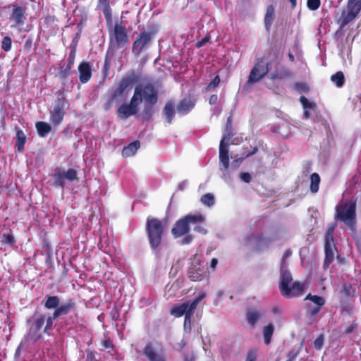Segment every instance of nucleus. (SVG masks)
<instances>
[{"mask_svg":"<svg viewBox=\"0 0 361 361\" xmlns=\"http://www.w3.org/2000/svg\"><path fill=\"white\" fill-rule=\"evenodd\" d=\"M231 136V121L228 118L227 120L226 127L224 135L221 140L219 145V161H220V170L222 172V178L226 182H229L231 180V170H236L243 158L235 159L229 167V158L228 146L230 144V138Z\"/></svg>","mask_w":361,"mask_h":361,"instance_id":"nucleus-1","label":"nucleus"},{"mask_svg":"<svg viewBox=\"0 0 361 361\" xmlns=\"http://www.w3.org/2000/svg\"><path fill=\"white\" fill-rule=\"evenodd\" d=\"M280 290L283 296L292 298L300 296L305 290V284L293 282L292 275L288 267H280Z\"/></svg>","mask_w":361,"mask_h":361,"instance_id":"nucleus-2","label":"nucleus"},{"mask_svg":"<svg viewBox=\"0 0 361 361\" xmlns=\"http://www.w3.org/2000/svg\"><path fill=\"white\" fill-rule=\"evenodd\" d=\"M276 239L274 233H252L243 238L241 243L256 250H262Z\"/></svg>","mask_w":361,"mask_h":361,"instance_id":"nucleus-3","label":"nucleus"},{"mask_svg":"<svg viewBox=\"0 0 361 361\" xmlns=\"http://www.w3.org/2000/svg\"><path fill=\"white\" fill-rule=\"evenodd\" d=\"M355 202L346 201L338 204L336 207V219L343 221L347 226L352 227L355 219Z\"/></svg>","mask_w":361,"mask_h":361,"instance_id":"nucleus-4","label":"nucleus"},{"mask_svg":"<svg viewBox=\"0 0 361 361\" xmlns=\"http://www.w3.org/2000/svg\"><path fill=\"white\" fill-rule=\"evenodd\" d=\"M147 231L151 247L156 249L161 243L164 232V226L161 221L155 218L148 217Z\"/></svg>","mask_w":361,"mask_h":361,"instance_id":"nucleus-5","label":"nucleus"},{"mask_svg":"<svg viewBox=\"0 0 361 361\" xmlns=\"http://www.w3.org/2000/svg\"><path fill=\"white\" fill-rule=\"evenodd\" d=\"M203 219V214L200 212L189 214L179 219L174 225L172 233L176 238L180 237L187 233L190 229L191 224L200 222Z\"/></svg>","mask_w":361,"mask_h":361,"instance_id":"nucleus-6","label":"nucleus"},{"mask_svg":"<svg viewBox=\"0 0 361 361\" xmlns=\"http://www.w3.org/2000/svg\"><path fill=\"white\" fill-rule=\"evenodd\" d=\"M205 297V293L200 294L195 299L188 300L171 310V314L176 317L192 316L200 302Z\"/></svg>","mask_w":361,"mask_h":361,"instance_id":"nucleus-7","label":"nucleus"},{"mask_svg":"<svg viewBox=\"0 0 361 361\" xmlns=\"http://www.w3.org/2000/svg\"><path fill=\"white\" fill-rule=\"evenodd\" d=\"M137 94V99L140 104L144 100L145 103L156 104L157 102V92L151 84L139 85L135 88L133 97Z\"/></svg>","mask_w":361,"mask_h":361,"instance_id":"nucleus-8","label":"nucleus"},{"mask_svg":"<svg viewBox=\"0 0 361 361\" xmlns=\"http://www.w3.org/2000/svg\"><path fill=\"white\" fill-rule=\"evenodd\" d=\"M77 171L73 169L66 171L61 168H56L53 171V185L57 187L63 188L66 181H73L77 179Z\"/></svg>","mask_w":361,"mask_h":361,"instance_id":"nucleus-9","label":"nucleus"},{"mask_svg":"<svg viewBox=\"0 0 361 361\" xmlns=\"http://www.w3.org/2000/svg\"><path fill=\"white\" fill-rule=\"evenodd\" d=\"M204 266L201 262V257L195 255L191 257V264L188 269V277L193 281L202 280L205 276Z\"/></svg>","mask_w":361,"mask_h":361,"instance_id":"nucleus-10","label":"nucleus"},{"mask_svg":"<svg viewBox=\"0 0 361 361\" xmlns=\"http://www.w3.org/2000/svg\"><path fill=\"white\" fill-rule=\"evenodd\" d=\"M360 11L361 0H348L347 11L343 12L341 18L342 25L345 26L355 19Z\"/></svg>","mask_w":361,"mask_h":361,"instance_id":"nucleus-11","label":"nucleus"},{"mask_svg":"<svg viewBox=\"0 0 361 361\" xmlns=\"http://www.w3.org/2000/svg\"><path fill=\"white\" fill-rule=\"evenodd\" d=\"M269 71L267 63L261 60L257 63L252 69L248 80L245 83V87L259 81Z\"/></svg>","mask_w":361,"mask_h":361,"instance_id":"nucleus-12","label":"nucleus"},{"mask_svg":"<svg viewBox=\"0 0 361 361\" xmlns=\"http://www.w3.org/2000/svg\"><path fill=\"white\" fill-rule=\"evenodd\" d=\"M66 101L63 98H59L53 107L50 111V122L54 126L59 125L63 119L65 115V106Z\"/></svg>","mask_w":361,"mask_h":361,"instance_id":"nucleus-13","label":"nucleus"},{"mask_svg":"<svg viewBox=\"0 0 361 361\" xmlns=\"http://www.w3.org/2000/svg\"><path fill=\"white\" fill-rule=\"evenodd\" d=\"M139 105L137 95L135 97L133 96L129 104H123L118 109V118L126 119L130 116L135 115L138 111Z\"/></svg>","mask_w":361,"mask_h":361,"instance_id":"nucleus-14","label":"nucleus"},{"mask_svg":"<svg viewBox=\"0 0 361 361\" xmlns=\"http://www.w3.org/2000/svg\"><path fill=\"white\" fill-rule=\"evenodd\" d=\"M334 226H331L328 228L325 238V255L326 258L324 261V267L329 266L334 260V243L333 240V233L334 231Z\"/></svg>","mask_w":361,"mask_h":361,"instance_id":"nucleus-15","label":"nucleus"},{"mask_svg":"<svg viewBox=\"0 0 361 361\" xmlns=\"http://www.w3.org/2000/svg\"><path fill=\"white\" fill-rule=\"evenodd\" d=\"M72 307L73 304L71 302L62 304L60 306L59 305V307L54 312L53 315L47 317V325L44 327V331L48 333L52 327L54 320L61 315H66L69 313Z\"/></svg>","mask_w":361,"mask_h":361,"instance_id":"nucleus-16","label":"nucleus"},{"mask_svg":"<svg viewBox=\"0 0 361 361\" xmlns=\"http://www.w3.org/2000/svg\"><path fill=\"white\" fill-rule=\"evenodd\" d=\"M42 336L41 329L35 326L32 323L30 326L29 331L25 336L24 339L20 343L18 348L16 350V355L19 354L20 350L27 342H35L38 340Z\"/></svg>","mask_w":361,"mask_h":361,"instance_id":"nucleus-17","label":"nucleus"},{"mask_svg":"<svg viewBox=\"0 0 361 361\" xmlns=\"http://www.w3.org/2000/svg\"><path fill=\"white\" fill-rule=\"evenodd\" d=\"M152 35L150 32H143L138 36L137 39L133 43V51L136 55H139L141 51L150 42Z\"/></svg>","mask_w":361,"mask_h":361,"instance_id":"nucleus-18","label":"nucleus"},{"mask_svg":"<svg viewBox=\"0 0 361 361\" xmlns=\"http://www.w3.org/2000/svg\"><path fill=\"white\" fill-rule=\"evenodd\" d=\"M305 300H309L315 305V307H312L310 305L308 306V311L312 316H315L319 312L321 307L325 304V300L324 298L318 295H313L311 293H309L306 296Z\"/></svg>","mask_w":361,"mask_h":361,"instance_id":"nucleus-19","label":"nucleus"},{"mask_svg":"<svg viewBox=\"0 0 361 361\" xmlns=\"http://www.w3.org/2000/svg\"><path fill=\"white\" fill-rule=\"evenodd\" d=\"M114 35L118 46H123L128 42L126 27L121 24H116L114 27Z\"/></svg>","mask_w":361,"mask_h":361,"instance_id":"nucleus-20","label":"nucleus"},{"mask_svg":"<svg viewBox=\"0 0 361 361\" xmlns=\"http://www.w3.org/2000/svg\"><path fill=\"white\" fill-rule=\"evenodd\" d=\"M80 80L82 83L87 82L91 78V66L87 62H82L78 66Z\"/></svg>","mask_w":361,"mask_h":361,"instance_id":"nucleus-21","label":"nucleus"},{"mask_svg":"<svg viewBox=\"0 0 361 361\" xmlns=\"http://www.w3.org/2000/svg\"><path fill=\"white\" fill-rule=\"evenodd\" d=\"M133 79L130 78H123L119 82L117 88L114 90L112 97L116 98L117 97L121 96L124 91L131 85Z\"/></svg>","mask_w":361,"mask_h":361,"instance_id":"nucleus-22","label":"nucleus"},{"mask_svg":"<svg viewBox=\"0 0 361 361\" xmlns=\"http://www.w3.org/2000/svg\"><path fill=\"white\" fill-rule=\"evenodd\" d=\"M195 106V102L190 98L183 99L177 106L178 113L181 115L188 114Z\"/></svg>","mask_w":361,"mask_h":361,"instance_id":"nucleus-23","label":"nucleus"},{"mask_svg":"<svg viewBox=\"0 0 361 361\" xmlns=\"http://www.w3.org/2000/svg\"><path fill=\"white\" fill-rule=\"evenodd\" d=\"M144 354L150 361H165L164 357L161 354L156 352L150 345H147L145 348Z\"/></svg>","mask_w":361,"mask_h":361,"instance_id":"nucleus-24","label":"nucleus"},{"mask_svg":"<svg viewBox=\"0 0 361 361\" xmlns=\"http://www.w3.org/2000/svg\"><path fill=\"white\" fill-rule=\"evenodd\" d=\"M11 19L16 25H23L25 20V9L23 7H16L13 10Z\"/></svg>","mask_w":361,"mask_h":361,"instance_id":"nucleus-25","label":"nucleus"},{"mask_svg":"<svg viewBox=\"0 0 361 361\" xmlns=\"http://www.w3.org/2000/svg\"><path fill=\"white\" fill-rule=\"evenodd\" d=\"M140 146V142L136 140L125 147L122 151V155L125 157L133 156Z\"/></svg>","mask_w":361,"mask_h":361,"instance_id":"nucleus-26","label":"nucleus"},{"mask_svg":"<svg viewBox=\"0 0 361 361\" xmlns=\"http://www.w3.org/2000/svg\"><path fill=\"white\" fill-rule=\"evenodd\" d=\"M36 129L40 137H46L51 130V126L43 121L37 122L35 124Z\"/></svg>","mask_w":361,"mask_h":361,"instance_id":"nucleus-27","label":"nucleus"},{"mask_svg":"<svg viewBox=\"0 0 361 361\" xmlns=\"http://www.w3.org/2000/svg\"><path fill=\"white\" fill-rule=\"evenodd\" d=\"M274 16H275L274 8L273 7V6L270 5L267 7L266 14L264 16V24H265L266 29L268 31L269 30V29L272 25L273 20L274 19Z\"/></svg>","mask_w":361,"mask_h":361,"instance_id":"nucleus-28","label":"nucleus"},{"mask_svg":"<svg viewBox=\"0 0 361 361\" xmlns=\"http://www.w3.org/2000/svg\"><path fill=\"white\" fill-rule=\"evenodd\" d=\"M163 114L166 118L167 122L171 123L175 115L174 104L171 102H167L163 109Z\"/></svg>","mask_w":361,"mask_h":361,"instance_id":"nucleus-29","label":"nucleus"},{"mask_svg":"<svg viewBox=\"0 0 361 361\" xmlns=\"http://www.w3.org/2000/svg\"><path fill=\"white\" fill-rule=\"evenodd\" d=\"M261 317L260 312L256 310H248L246 313V319L251 326H255Z\"/></svg>","mask_w":361,"mask_h":361,"instance_id":"nucleus-30","label":"nucleus"},{"mask_svg":"<svg viewBox=\"0 0 361 361\" xmlns=\"http://www.w3.org/2000/svg\"><path fill=\"white\" fill-rule=\"evenodd\" d=\"M26 142V136L23 130L16 128V147L17 150L22 152Z\"/></svg>","mask_w":361,"mask_h":361,"instance_id":"nucleus-31","label":"nucleus"},{"mask_svg":"<svg viewBox=\"0 0 361 361\" xmlns=\"http://www.w3.org/2000/svg\"><path fill=\"white\" fill-rule=\"evenodd\" d=\"M300 101L302 105V107L304 109V116L305 118H308L310 116L309 115V110L314 109L315 108V104L312 102H310L307 98H305L304 96L300 97Z\"/></svg>","mask_w":361,"mask_h":361,"instance_id":"nucleus-32","label":"nucleus"},{"mask_svg":"<svg viewBox=\"0 0 361 361\" xmlns=\"http://www.w3.org/2000/svg\"><path fill=\"white\" fill-rule=\"evenodd\" d=\"M109 1L110 0H98V6L102 9L103 13L107 19L111 18V13Z\"/></svg>","mask_w":361,"mask_h":361,"instance_id":"nucleus-33","label":"nucleus"},{"mask_svg":"<svg viewBox=\"0 0 361 361\" xmlns=\"http://www.w3.org/2000/svg\"><path fill=\"white\" fill-rule=\"evenodd\" d=\"M60 303V300L57 296H47L44 306L47 309H56Z\"/></svg>","mask_w":361,"mask_h":361,"instance_id":"nucleus-34","label":"nucleus"},{"mask_svg":"<svg viewBox=\"0 0 361 361\" xmlns=\"http://www.w3.org/2000/svg\"><path fill=\"white\" fill-rule=\"evenodd\" d=\"M310 190L312 192L315 193L319 190L320 183V177L317 173H314L310 176Z\"/></svg>","mask_w":361,"mask_h":361,"instance_id":"nucleus-35","label":"nucleus"},{"mask_svg":"<svg viewBox=\"0 0 361 361\" xmlns=\"http://www.w3.org/2000/svg\"><path fill=\"white\" fill-rule=\"evenodd\" d=\"M274 333V326L270 324L263 329V336L264 338V343L266 345H268L271 342V336Z\"/></svg>","mask_w":361,"mask_h":361,"instance_id":"nucleus-36","label":"nucleus"},{"mask_svg":"<svg viewBox=\"0 0 361 361\" xmlns=\"http://www.w3.org/2000/svg\"><path fill=\"white\" fill-rule=\"evenodd\" d=\"M154 104L145 103L143 111L142 112V116L144 119H149L153 114V105Z\"/></svg>","mask_w":361,"mask_h":361,"instance_id":"nucleus-37","label":"nucleus"},{"mask_svg":"<svg viewBox=\"0 0 361 361\" xmlns=\"http://www.w3.org/2000/svg\"><path fill=\"white\" fill-rule=\"evenodd\" d=\"M200 201L204 205L212 207L214 204L215 199L213 194L207 193L201 197Z\"/></svg>","mask_w":361,"mask_h":361,"instance_id":"nucleus-38","label":"nucleus"},{"mask_svg":"<svg viewBox=\"0 0 361 361\" xmlns=\"http://www.w3.org/2000/svg\"><path fill=\"white\" fill-rule=\"evenodd\" d=\"M331 80L337 87H340L344 83V75L341 71L337 72L336 74L331 75Z\"/></svg>","mask_w":361,"mask_h":361,"instance_id":"nucleus-39","label":"nucleus"},{"mask_svg":"<svg viewBox=\"0 0 361 361\" xmlns=\"http://www.w3.org/2000/svg\"><path fill=\"white\" fill-rule=\"evenodd\" d=\"M204 221H205V216L203 215L202 221H200V222H197L195 224H191L190 225L194 226L195 231L202 233V234H206L207 231L205 227Z\"/></svg>","mask_w":361,"mask_h":361,"instance_id":"nucleus-40","label":"nucleus"},{"mask_svg":"<svg viewBox=\"0 0 361 361\" xmlns=\"http://www.w3.org/2000/svg\"><path fill=\"white\" fill-rule=\"evenodd\" d=\"M47 317L44 314H41L35 319L32 324L37 327L42 329L45 322H47Z\"/></svg>","mask_w":361,"mask_h":361,"instance_id":"nucleus-41","label":"nucleus"},{"mask_svg":"<svg viewBox=\"0 0 361 361\" xmlns=\"http://www.w3.org/2000/svg\"><path fill=\"white\" fill-rule=\"evenodd\" d=\"M1 47L6 51H8L11 50V39L9 37H4V39L2 40V43H1Z\"/></svg>","mask_w":361,"mask_h":361,"instance_id":"nucleus-42","label":"nucleus"},{"mask_svg":"<svg viewBox=\"0 0 361 361\" xmlns=\"http://www.w3.org/2000/svg\"><path fill=\"white\" fill-rule=\"evenodd\" d=\"M292 252L290 250H286L281 259V267H288L287 259L291 256Z\"/></svg>","mask_w":361,"mask_h":361,"instance_id":"nucleus-43","label":"nucleus"},{"mask_svg":"<svg viewBox=\"0 0 361 361\" xmlns=\"http://www.w3.org/2000/svg\"><path fill=\"white\" fill-rule=\"evenodd\" d=\"M2 241L8 245H13L15 242L13 236L10 233H4L2 235Z\"/></svg>","mask_w":361,"mask_h":361,"instance_id":"nucleus-44","label":"nucleus"},{"mask_svg":"<svg viewBox=\"0 0 361 361\" xmlns=\"http://www.w3.org/2000/svg\"><path fill=\"white\" fill-rule=\"evenodd\" d=\"M220 82V78L217 75L216 76L213 80L212 81L207 85V91H211L214 89H215L219 84Z\"/></svg>","mask_w":361,"mask_h":361,"instance_id":"nucleus-45","label":"nucleus"},{"mask_svg":"<svg viewBox=\"0 0 361 361\" xmlns=\"http://www.w3.org/2000/svg\"><path fill=\"white\" fill-rule=\"evenodd\" d=\"M320 6V0H308L307 6L310 10H317Z\"/></svg>","mask_w":361,"mask_h":361,"instance_id":"nucleus-46","label":"nucleus"},{"mask_svg":"<svg viewBox=\"0 0 361 361\" xmlns=\"http://www.w3.org/2000/svg\"><path fill=\"white\" fill-rule=\"evenodd\" d=\"M323 343H324V336H323V335H320L314 341V347L316 349L319 350L322 348V347L323 345Z\"/></svg>","mask_w":361,"mask_h":361,"instance_id":"nucleus-47","label":"nucleus"},{"mask_svg":"<svg viewBox=\"0 0 361 361\" xmlns=\"http://www.w3.org/2000/svg\"><path fill=\"white\" fill-rule=\"evenodd\" d=\"M191 317L192 316H189V315L185 317L184 329L186 331H190L191 329Z\"/></svg>","mask_w":361,"mask_h":361,"instance_id":"nucleus-48","label":"nucleus"},{"mask_svg":"<svg viewBox=\"0 0 361 361\" xmlns=\"http://www.w3.org/2000/svg\"><path fill=\"white\" fill-rule=\"evenodd\" d=\"M71 71V65H68L64 69L61 70L59 73V75L62 78H66L70 73Z\"/></svg>","mask_w":361,"mask_h":361,"instance_id":"nucleus-49","label":"nucleus"},{"mask_svg":"<svg viewBox=\"0 0 361 361\" xmlns=\"http://www.w3.org/2000/svg\"><path fill=\"white\" fill-rule=\"evenodd\" d=\"M257 358L256 350H251L248 353L245 361H255Z\"/></svg>","mask_w":361,"mask_h":361,"instance_id":"nucleus-50","label":"nucleus"},{"mask_svg":"<svg viewBox=\"0 0 361 361\" xmlns=\"http://www.w3.org/2000/svg\"><path fill=\"white\" fill-rule=\"evenodd\" d=\"M240 178L245 183H250L251 181V176L249 173H241Z\"/></svg>","mask_w":361,"mask_h":361,"instance_id":"nucleus-51","label":"nucleus"},{"mask_svg":"<svg viewBox=\"0 0 361 361\" xmlns=\"http://www.w3.org/2000/svg\"><path fill=\"white\" fill-rule=\"evenodd\" d=\"M357 327V324L355 323H352L348 326L346 327L345 330V334H350L353 332Z\"/></svg>","mask_w":361,"mask_h":361,"instance_id":"nucleus-52","label":"nucleus"},{"mask_svg":"<svg viewBox=\"0 0 361 361\" xmlns=\"http://www.w3.org/2000/svg\"><path fill=\"white\" fill-rule=\"evenodd\" d=\"M192 237L190 235H187L186 236H185L182 241H181V244L182 245H186V244H189L192 242Z\"/></svg>","mask_w":361,"mask_h":361,"instance_id":"nucleus-53","label":"nucleus"},{"mask_svg":"<svg viewBox=\"0 0 361 361\" xmlns=\"http://www.w3.org/2000/svg\"><path fill=\"white\" fill-rule=\"evenodd\" d=\"M299 352L298 351H290L288 354V360L294 361L297 356L298 355Z\"/></svg>","mask_w":361,"mask_h":361,"instance_id":"nucleus-54","label":"nucleus"},{"mask_svg":"<svg viewBox=\"0 0 361 361\" xmlns=\"http://www.w3.org/2000/svg\"><path fill=\"white\" fill-rule=\"evenodd\" d=\"M102 345L104 348H113V345H112L111 342L109 340L102 341Z\"/></svg>","mask_w":361,"mask_h":361,"instance_id":"nucleus-55","label":"nucleus"},{"mask_svg":"<svg viewBox=\"0 0 361 361\" xmlns=\"http://www.w3.org/2000/svg\"><path fill=\"white\" fill-rule=\"evenodd\" d=\"M209 41V38L207 37L203 38L202 40L197 42L196 47L200 48L205 45Z\"/></svg>","mask_w":361,"mask_h":361,"instance_id":"nucleus-56","label":"nucleus"},{"mask_svg":"<svg viewBox=\"0 0 361 361\" xmlns=\"http://www.w3.org/2000/svg\"><path fill=\"white\" fill-rule=\"evenodd\" d=\"M295 87L300 92H305L307 90V87L303 83H297L295 85Z\"/></svg>","mask_w":361,"mask_h":361,"instance_id":"nucleus-57","label":"nucleus"},{"mask_svg":"<svg viewBox=\"0 0 361 361\" xmlns=\"http://www.w3.org/2000/svg\"><path fill=\"white\" fill-rule=\"evenodd\" d=\"M217 99H218L217 95L216 94H212L210 97L209 99V102L210 104L212 105V104H214L216 103Z\"/></svg>","mask_w":361,"mask_h":361,"instance_id":"nucleus-58","label":"nucleus"},{"mask_svg":"<svg viewBox=\"0 0 361 361\" xmlns=\"http://www.w3.org/2000/svg\"><path fill=\"white\" fill-rule=\"evenodd\" d=\"M218 264V259L216 258L212 259L210 262V267L212 269H214Z\"/></svg>","mask_w":361,"mask_h":361,"instance_id":"nucleus-59","label":"nucleus"},{"mask_svg":"<svg viewBox=\"0 0 361 361\" xmlns=\"http://www.w3.org/2000/svg\"><path fill=\"white\" fill-rule=\"evenodd\" d=\"M187 185V182L186 181H183L182 182L180 185H179V189L180 190H183L185 189V188L186 187Z\"/></svg>","mask_w":361,"mask_h":361,"instance_id":"nucleus-60","label":"nucleus"},{"mask_svg":"<svg viewBox=\"0 0 361 361\" xmlns=\"http://www.w3.org/2000/svg\"><path fill=\"white\" fill-rule=\"evenodd\" d=\"M194 360H195V357L193 356H192L191 357H189L188 356L184 357V361H194Z\"/></svg>","mask_w":361,"mask_h":361,"instance_id":"nucleus-61","label":"nucleus"},{"mask_svg":"<svg viewBox=\"0 0 361 361\" xmlns=\"http://www.w3.org/2000/svg\"><path fill=\"white\" fill-rule=\"evenodd\" d=\"M178 345H179V348H180V349L183 348L184 347V345H185V343H184V341L182 340V341H180V343H178Z\"/></svg>","mask_w":361,"mask_h":361,"instance_id":"nucleus-62","label":"nucleus"},{"mask_svg":"<svg viewBox=\"0 0 361 361\" xmlns=\"http://www.w3.org/2000/svg\"><path fill=\"white\" fill-rule=\"evenodd\" d=\"M288 57H289V59L291 61H294V56L292 54H288Z\"/></svg>","mask_w":361,"mask_h":361,"instance_id":"nucleus-63","label":"nucleus"},{"mask_svg":"<svg viewBox=\"0 0 361 361\" xmlns=\"http://www.w3.org/2000/svg\"><path fill=\"white\" fill-rule=\"evenodd\" d=\"M256 150H257V149L255 148V149H254V151L252 152L247 154L245 157H249V156L253 154L254 153H255Z\"/></svg>","mask_w":361,"mask_h":361,"instance_id":"nucleus-64","label":"nucleus"}]
</instances>
